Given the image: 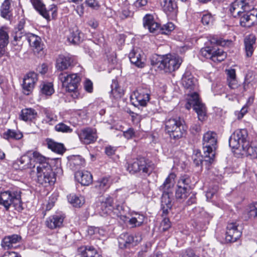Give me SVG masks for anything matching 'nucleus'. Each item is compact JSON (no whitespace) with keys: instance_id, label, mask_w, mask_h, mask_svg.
<instances>
[{"instance_id":"12","label":"nucleus","mask_w":257,"mask_h":257,"mask_svg":"<svg viewBox=\"0 0 257 257\" xmlns=\"http://www.w3.org/2000/svg\"><path fill=\"white\" fill-rule=\"evenodd\" d=\"M154 169L153 166L144 158L134 160L128 164L127 170L130 173L135 174L142 172L150 174Z\"/></svg>"},{"instance_id":"54","label":"nucleus","mask_w":257,"mask_h":257,"mask_svg":"<svg viewBox=\"0 0 257 257\" xmlns=\"http://www.w3.org/2000/svg\"><path fill=\"white\" fill-rule=\"evenodd\" d=\"M247 4L243 0H236L230 5V12H234V10L244 7Z\"/></svg>"},{"instance_id":"61","label":"nucleus","mask_w":257,"mask_h":257,"mask_svg":"<svg viewBox=\"0 0 257 257\" xmlns=\"http://www.w3.org/2000/svg\"><path fill=\"white\" fill-rule=\"evenodd\" d=\"M180 257H199V256L196 255L193 250L190 249H188L185 251L183 252L180 255Z\"/></svg>"},{"instance_id":"17","label":"nucleus","mask_w":257,"mask_h":257,"mask_svg":"<svg viewBox=\"0 0 257 257\" xmlns=\"http://www.w3.org/2000/svg\"><path fill=\"white\" fill-rule=\"evenodd\" d=\"M131 62L139 68H143L145 65L144 54L142 50L137 47H134L128 54Z\"/></svg>"},{"instance_id":"24","label":"nucleus","mask_w":257,"mask_h":257,"mask_svg":"<svg viewBox=\"0 0 257 257\" xmlns=\"http://www.w3.org/2000/svg\"><path fill=\"white\" fill-rule=\"evenodd\" d=\"M143 24L145 28H147L151 33H160V25L156 22L151 15H146L143 19Z\"/></svg>"},{"instance_id":"35","label":"nucleus","mask_w":257,"mask_h":257,"mask_svg":"<svg viewBox=\"0 0 257 257\" xmlns=\"http://www.w3.org/2000/svg\"><path fill=\"white\" fill-rule=\"evenodd\" d=\"M81 257H102L92 246H86L79 248Z\"/></svg>"},{"instance_id":"18","label":"nucleus","mask_w":257,"mask_h":257,"mask_svg":"<svg viewBox=\"0 0 257 257\" xmlns=\"http://www.w3.org/2000/svg\"><path fill=\"white\" fill-rule=\"evenodd\" d=\"M240 24L244 27H250L257 24V9L248 11L240 17Z\"/></svg>"},{"instance_id":"3","label":"nucleus","mask_w":257,"mask_h":257,"mask_svg":"<svg viewBox=\"0 0 257 257\" xmlns=\"http://www.w3.org/2000/svg\"><path fill=\"white\" fill-rule=\"evenodd\" d=\"M0 205L3 206L6 210L11 206L18 211L23 209L21 199V191L17 188H11L0 193Z\"/></svg>"},{"instance_id":"4","label":"nucleus","mask_w":257,"mask_h":257,"mask_svg":"<svg viewBox=\"0 0 257 257\" xmlns=\"http://www.w3.org/2000/svg\"><path fill=\"white\" fill-rule=\"evenodd\" d=\"M182 62V60L179 56L172 54L158 56L156 59L153 58L151 61L152 65L166 72H171L178 69Z\"/></svg>"},{"instance_id":"59","label":"nucleus","mask_w":257,"mask_h":257,"mask_svg":"<svg viewBox=\"0 0 257 257\" xmlns=\"http://www.w3.org/2000/svg\"><path fill=\"white\" fill-rule=\"evenodd\" d=\"M191 133L193 135H196L201 131L200 124L199 123L193 124L190 128Z\"/></svg>"},{"instance_id":"7","label":"nucleus","mask_w":257,"mask_h":257,"mask_svg":"<svg viewBox=\"0 0 257 257\" xmlns=\"http://www.w3.org/2000/svg\"><path fill=\"white\" fill-rule=\"evenodd\" d=\"M183 122L180 117L170 118L166 121V131L171 138L179 139L183 137L186 132Z\"/></svg>"},{"instance_id":"50","label":"nucleus","mask_w":257,"mask_h":257,"mask_svg":"<svg viewBox=\"0 0 257 257\" xmlns=\"http://www.w3.org/2000/svg\"><path fill=\"white\" fill-rule=\"evenodd\" d=\"M190 183V177L187 175H184L180 177L178 182V186L188 187Z\"/></svg>"},{"instance_id":"29","label":"nucleus","mask_w":257,"mask_h":257,"mask_svg":"<svg viewBox=\"0 0 257 257\" xmlns=\"http://www.w3.org/2000/svg\"><path fill=\"white\" fill-rule=\"evenodd\" d=\"M72 62V59L69 56L60 55L57 59L56 67L57 70L63 71L68 69Z\"/></svg>"},{"instance_id":"5","label":"nucleus","mask_w":257,"mask_h":257,"mask_svg":"<svg viewBox=\"0 0 257 257\" xmlns=\"http://www.w3.org/2000/svg\"><path fill=\"white\" fill-rule=\"evenodd\" d=\"M59 79L62 83L63 87L65 90L70 93L71 96L74 98H77L79 95L78 86L80 81V76L77 73H68L61 72L59 75Z\"/></svg>"},{"instance_id":"36","label":"nucleus","mask_w":257,"mask_h":257,"mask_svg":"<svg viewBox=\"0 0 257 257\" xmlns=\"http://www.w3.org/2000/svg\"><path fill=\"white\" fill-rule=\"evenodd\" d=\"M44 118L42 122L48 123L50 125H53L58 120V116L55 112L52 110L45 109L44 110Z\"/></svg>"},{"instance_id":"46","label":"nucleus","mask_w":257,"mask_h":257,"mask_svg":"<svg viewBox=\"0 0 257 257\" xmlns=\"http://www.w3.org/2000/svg\"><path fill=\"white\" fill-rule=\"evenodd\" d=\"M54 129L57 132L65 134L71 133L73 131L72 128L63 122L57 124L55 126Z\"/></svg>"},{"instance_id":"28","label":"nucleus","mask_w":257,"mask_h":257,"mask_svg":"<svg viewBox=\"0 0 257 257\" xmlns=\"http://www.w3.org/2000/svg\"><path fill=\"white\" fill-rule=\"evenodd\" d=\"M75 177L83 186H88L92 182V176L87 171H77L75 174Z\"/></svg>"},{"instance_id":"2","label":"nucleus","mask_w":257,"mask_h":257,"mask_svg":"<svg viewBox=\"0 0 257 257\" xmlns=\"http://www.w3.org/2000/svg\"><path fill=\"white\" fill-rule=\"evenodd\" d=\"M174 176V174H170L166 179L163 184L160 186V190L163 191L161 205L162 211L161 225H167L170 222L169 219L166 216L172 206V198L173 193L169 189L173 185Z\"/></svg>"},{"instance_id":"57","label":"nucleus","mask_w":257,"mask_h":257,"mask_svg":"<svg viewBox=\"0 0 257 257\" xmlns=\"http://www.w3.org/2000/svg\"><path fill=\"white\" fill-rule=\"evenodd\" d=\"M210 42V44L212 45L216 44L220 46H224L226 45V42L224 40L214 36L211 38Z\"/></svg>"},{"instance_id":"31","label":"nucleus","mask_w":257,"mask_h":257,"mask_svg":"<svg viewBox=\"0 0 257 257\" xmlns=\"http://www.w3.org/2000/svg\"><path fill=\"white\" fill-rule=\"evenodd\" d=\"M12 0H5L1 7V16L6 20H10L12 17Z\"/></svg>"},{"instance_id":"53","label":"nucleus","mask_w":257,"mask_h":257,"mask_svg":"<svg viewBox=\"0 0 257 257\" xmlns=\"http://www.w3.org/2000/svg\"><path fill=\"white\" fill-rule=\"evenodd\" d=\"M213 21V17L210 14H203L201 18V22L202 24L206 26H210L212 25Z\"/></svg>"},{"instance_id":"38","label":"nucleus","mask_w":257,"mask_h":257,"mask_svg":"<svg viewBox=\"0 0 257 257\" xmlns=\"http://www.w3.org/2000/svg\"><path fill=\"white\" fill-rule=\"evenodd\" d=\"M192 159L194 164L197 166L200 165L203 166L204 165L206 166H209L213 162L205 161V154H204L203 156L201 155V152L199 151L195 152L192 156Z\"/></svg>"},{"instance_id":"1","label":"nucleus","mask_w":257,"mask_h":257,"mask_svg":"<svg viewBox=\"0 0 257 257\" xmlns=\"http://www.w3.org/2000/svg\"><path fill=\"white\" fill-rule=\"evenodd\" d=\"M34 156L39 160L36 168L38 182L46 186L47 184H54L56 180L55 174L48 163V159L40 153H35Z\"/></svg>"},{"instance_id":"14","label":"nucleus","mask_w":257,"mask_h":257,"mask_svg":"<svg viewBox=\"0 0 257 257\" xmlns=\"http://www.w3.org/2000/svg\"><path fill=\"white\" fill-rule=\"evenodd\" d=\"M142 239V236L139 234L133 236L126 233H122L118 238L119 247L121 249L131 248L136 245Z\"/></svg>"},{"instance_id":"37","label":"nucleus","mask_w":257,"mask_h":257,"mask_svg":"<svg viewBox=\"0 0 257 257\" xmlns=\"http://www.w3.org/2000/svg\"><path fill=\"white\" fill-rule=\"evenodd\" d=\"M69 161L70 166L74 171L80 169L85 164V160L79 155L72 157Z\"/></svg>"},{"instance_id":"44","label":"nucleus","mask_w":257,"mask_h":257,"mask_svg":"<svg viewBox=\"0 0 257 257\" xmlns=\"http://www.w3.org/2000/svg\"><path fill=\"white\" fill-rule=\"evenodd\" d=\"M64 216L62 214H56L49 217L46 220V225L61 224L64 220Z\"/></svg>"},{"instance_id":"40","label":"nucleus","mask_w":257,"mask_h":257,"mask_svg":"<svg viewBox=\"0 0 257 257\" xmlns=\"http://www.w3.org/2000/svg\"><path fill=\"white\" fill-rule=\"evenodd\" d=\"M67 199L68 202L75 207H80L84 203L83 197L81 196H78L74 194H70L68 195Z\"/></svg>"},{"instance_id":"9","label":"nucleus","mask_w":257,"mask_h":257,"mask_svg":"<svg viewBox=\"0 0 257 257\" xmlns=\"http://www.w3.org/2000/svg\"><path fill=\"white\" fill-rule=\"evenodd\" d=\"M125 206L123 204H117L112 210V213L115 214L123 223L131 224L142 225L145 223V217L143 214L135 213L131 218L125 215Z\"/></svg>"},{"instance_id":"22","label":"nucleus","mask_w":257,"mask_h":257,"mask_svg":"<svg viewBox=\"0 0 257 257\" xmlns=\"http://www.w3.org/2000/svg\"><path fill=\"white\" fill-rule=\"evenodd\" d=\"M100 213L101 215H110L113 208V199L110 196L103 197L100 202Z\"/></svg>"},{"instance_id":"19","label":"nucleus","mask_w":257,"mask_h":257,"mask_svg":"<svg viewBox=\"0 0 257 257\" xmlns=\"http://www.w3.org/2000/svg\"><path fill=\"white\" fill-rule=\"evenodd\" d=\"M37 80V74L34 72L28 73L24 77L22 86L25 94L29 95L32 92Z\"/></svg>"},{"instance_id":"34","label":"nucleus","mask_w":257,"mask_h":257,"mask_svg":"<svg viewBox=\"0 0 257 257\" xmlns=\"http://www.w3.org/2000/svg\"><path fill=\"white\" fill-rule=\"evenodd\" d=\"M46 142L48 148L53 152L59 154H62L65 152L63 144L57 143L51 139H47Z\"/></svg>"},{"instance_id":"13","label":"nucleus","mask_w":257,"mask_h":257,"mask_svg":"<svg viewBox=\"0 0 257 257\" xmlns=\"http://www.w3.org/2000/svg\"><path fill=\"white\" fill-rule=\"evenodd\" d=\"M35 153H39L37 151H29L26 154L18 159L13 163V167L16 169H27L35 167L34 162L37 163L38 159L34 156Z\"/></svg>"},{"instance_id":"41","label":"nucleus","mask_w":257,"mask_h":257,"mask_svg":"<svg viewBox=\"0 0 257 257\" xmlns=\"http://www.w3.org/2000/svg\"><path fill=\"white\" fill-rule=\"evenodd\" d=\"M111 94L116 99L120 98L123 94V90L119 86L116 80H113L111 85Z\"/></svg>"},{"instance_id":"45","label":"nucleus","mask_w":257,"mask_h":257,"mask_svg":"<svg viewBox=\"0 0 257 257\" xmlns=\"http://www.w3.org/2000/svg\"><path fill=\"white\" fill-rule=\"evenodd\" d=\"M190 189L187 187L178 186L176 191V197L177 199H185L188 196Z\"/></svg>"},{"instance_id":"33","label":"nucleus","mask_w":257,"mask_h":257,"mask_svg":"<svg viewBox=\"0 0 257 257\" xmlns=\"http://www.w3.org/2000/svg\"><path fill=\"white\" fill-rule=\"evenodd\" d=\"M83 34L75 27L70 30V34L68 36V40L73 44H78L82 40Z\"/></svg>"},{"instance_id":"11","label":"nucleus","mask_w":257,"mask_h":257,"mask_svg":"<svg viewBox=\"0 0 257 257\" xmlns=\"http://www.w3.org/2000/svg\"><path fill=\"white\" fill-rule=\"evenodd\" d=\"M199 56L200 57L210 59L214 62H220L226 58V53L222 49L208 46L201 49Z\"/></svg>"},{"instance_id":"23","label":"nucleus","mask_w":257,"mask_h":257,"mask_svg":"<svg viewBox=\"0 0 257 257\" xmlns=\"http://www.w3.org/2000/svg\"><path fill=\"white\" fill-rule=\"evenodd\" d=\"M256 37L253 34H249L244 39V46L245 55L247 57H250L254 51Z\"/></svg>"},{"instance_id":"21","label":"nucleus","mask_w":257,"mask_h":257,"mask_svg":"<svg viewBox=\"0 0 257 257\" xmlns=\"http://www.w3.org/2000/svg\"><path fill=\"white\" fill-rule=\"evenodd\" d=\"M161 6L167 16L175 17L177 13V6L174 0H160Z\"/></svg>"},{"instance_id":"26","label":"nucleus","mask_w":257,"mask_h":257,"mask_svg":"<svg viewBox=\"0 0 257 257\" xmlns=\"http://www.w3.org/2000/svg\"><path fill=\"white\" fill-rule=\"evenodd\" d=\"M183 86L189 91L194 90L197 88V80L191 74L186 73L184 74L182 79Z\"/></svg>"},{"instance_id":"15","label":"nucleus","mask_w":257,"mask_h":257,"mask_svg":"<svg viewBox=\"0 0 257 257\" xmlns=\"http://www.w3.org/2000/svg\"><path fill=\"white\" fill-rule=\"evenodd\" d=\"M134 105L146 106L150 100L149 94L146 89L139 88L131 96Z\"/></svg>"},{"instance_id":"49","label":"nucleus","mask_w":257,"mask_h":257,"mask_svg":"<svg viewBox=\"0 0 257 257\" xmlns=\"http://www.w3.org/2000/svg\"><path fill=\"white\" fill-rule=\"evenodd\" d=\"M250 7L247 4L246 5H245L244 7H242L241 8L236 9V10H234V12H230L231 15L234 18L240 17L243 14H244L245 12L249 11L250 10Z\"/></svg>"},{"instance_id":"56","label":"nucleus","mask_w":257,"mask_h":257,"mask_svg":"<svg viewBox=\"0 0 257 257\" xmlns=\"http://www.w3.org/2000/svg\"><path fill=\"white\" fill-rule=\"evenodd\" d=\"M2 245L5 249H9L14 247L11 243L10 238L8 236H6L2 240Z\"/></svg>"},{"instance_id":"42","label":"nucleus","mask_w":257,"mask_h":257,"mask_svg":"<svg viewBox=\"0 0 257 257\" xmlns=\"http://www.w3.org/2000/svg\"><path fill=\"white\" fill-rule=\"evenodd\" d=\"M110 185L109 179L108 177H103L99 179L96 183L95 187L100 192L105 191Z\"/></svg>"},{"instance_id":"47","label":"nucleus","mask_w":257,"mask_h":257,"mask_svg":"<svg viewBox=\"0 0 257 257\" xmlns=\"http://www.w3.org/2000/svg\"><path fill=\"white\" fill-rule=\"evenodd\" d=\"M41 92L46 95H51L54 92L53 84L51 83H43L40 86Z\"/></svg>"},{"instance_id":"64","label":"nucleus","mask_w":257,"mask_h":257,"mask_svg":"<svg viewBox=\"0 0 257 257\" xmlns=\"http://www.w3.org/2000/svg\"><path fill=\"white\" fill-rule=\"evenodd\" d=\"M247 112V108L246 106H243L240 111L235 112V115H236L237 118L240 119L242 118L244 115Z\"/></svg>"},{"instance_id":"62","label":"nucleus","mask_w":257,"mask_h":257,"mask_svg":"<svg viewBox=\"0 0 257 257\" xmlns=\"http://www.w3.org/2000/svg\"><path fill=\"white\" fill-rule=\"evenodd\" d=\"M8 237L10 238L11 243H12L13 245L20 242L22 239L21 236L17 234H13L8 236Z\"/></svg>"},{"instance_id":"39","label":"nucleus","mask_w":257,"mask_h":257,"mask_svg":"<svg viewBox=\"0 0 257 257\" xmlns=\"http://www.w3.org/2000/svg\"><path fill=\"white\" fill-rule=\"evenodd\" d=\"M27 39L31 47L34 48L38 51L42 49L41 38L39 37L30 34L27 36Z\"/></svg>"},{"instance_id":"63","label":"nucleus","mask_w":257,"mask_h":257,"mask_svg":"<svg viewBox=\"0 0 257 257\" xmlns=\"http://www.w3.org/2000/svg\"><path fill=\"white\" fill-rule=\"evenodd\" d=\"M148 2V0H137L134 4L137 8L142 9L147 5Z\"/></svg>"},{"instance_id":"6","label":"nucleus","mask_w":257,"mask_h":257,"mask_svg":"<svg viewBox=\"0 0 257 257\" xmlns=\"http://www.w3.org/2000/svg\"><path fill=\"white\" fill-rule=\"evenodd\" d=\"M202 145L205 161L213 162L217 145L216 134L210 131L205 133L203 138Z\"/></svg>"},{"instance_id":"20","label":"nucleus","mask_w":257,"mask_h":257,"mask_svg":"<svg viewBox=\"0 0 257 257\" xmlns=\"http://www.w3.org/2000/svg\"><path fill=\"white\" fill-rule=\"evenodd\" d=\"M227 226L226 231L225 240L227 242H234L241 236L242 234L241 226Z\"/></svg>"},{"instance_id":"16","label":"nucleus","mask_w":257,"mask_h":257,"mask_svg":"<svg viewBox=\"0 0 257 257\" xmlns=\"http://www.w3.org/2000/svg\"><path fill=\"white\" fill-rule=\"evenodd\" d=\"M79 140L84 144H90L96 141V130L91 127H86L81 129L77 133Z\"/></svg>"},{"instance_id":"8","label":"nucleus","mask_w":257,"mask_h":257,"mask_svg":"<svg viewBox=\"0 0 257 257\" xmlns=\"http://www.w3.org/2000/svg\"><path fill=\"white\" fill-rule=\"evenodd\" d=\"M187 102L185 104V107L190 109L192 107L198 115V119L203 121L206 118V109L203 104L197 93L193 92L188 94Z\"/></svg>"},{"instance_id":"10","label":"nucleus","mask_w":257,"mask_h":257,"mask_svg":"<svg viewBox=\"0 0 257 257\" xmlns=\"http://www.w3.org/2000/svg\"><path fill=\"white\" fill-rule=\"evenodd\" d=\"M248 134L246 130H236L230 137L229 145L233 149L242 150L246 147Z\"/></svg>"},{"instance_id":"30","label":"nucleus","mask_w":257,"mask_h":257,"mask_svg":"<svg viewBox=\"0 0 257 257\" xmlns=\"http://www.w3.org/2000/svg\"><path fill=\"white\" fill-rule=\"evenodd\" d=\"M20 117L24 121H33L36 119L37 112L33 108H25L22 110Z\"/></svg>"},{"instance_id":"52","label":"nucleus","mask_w":257,"mask_h":257,"mask_svg":"<svg viewBox=\"0 0 257 257\" xmlns=\"http://www.w3.org/2000/svg\"><path fill=\"white\" fill-rule=\"evenodd\" d=\"M14 41L16 42L15 45H18V42H20L23 38H27L25 33L22 30L16 29V31L13 34Z\"/></svg>"},{"instance_id":"48","label":"nucleus","mask_w":257,"mask_h":257,"mask_svg":"<svg viewBox=\"0 0 257 257\" xmlns=\"http://www.w3.org/2000/svg\"><path fill=\"white\" fill-rule=\"evenodd\" d=\"M175 28V26L172 23H168L164 25L160 29V34L168 35Z\"/></svg>"},{"instance_id":"32","label":"nucleus","mask_w":257,"mask_h":257,"mask_svg":"<svg viewBox=\"0 0 257 257\" xmlns=\"http://www.w3.org/2000/svg\"><path fill=\"white\" fill-rule=\"evenodd\" d=\"M9 34L6 29L4 28L0 29V57L5 52V47L9 43Z\"/></svg>"},{"instance_id":"27","label":"nucleus","mask_w":257,"mask_h":257,"mask_svg":"<svg viewBox=\"0 0 257 257\" xmlns=\"http://www.w3.org/2000/svg\"><path fill=\"white\" fill-rule=\"evenodd\" d=\"M40 15L48 21L55 19L58 15V7L54 4L50 5L47 8L45 6Z\"/></svg>"},{"instance_id":"55","label":"nucleus","mask_w":257,"mask_h":257,"mask_svg":"<svg viewBox=\"0 0 257 257\" xmlns=\"http://www.w3.org/2000/svg\"><path fill=\"white\" fill-rule=\"evenodd\" d=\"M35 9L40 14L45 6L41 0H30Z\"/></svg>"},{"instance_id":"43","label":"nucleus","mask_w":257,"mask_h":257,"mask_svg":"<svg viewBox=\"0 0 257 257\" xmlns=\"http://www.w3.org/2000/svg\"><path fill=\"white\" fill-rule=\"evenodd\" d=\"M3 137L6 140H20L23 137V134L20 132L9 129L3 134Z\"/></svg>"},{"instance_id":"58","label":"nucleus","mask_w":257,"mask_h":257,"mask_svg":"<svg viewBox=\"0 0 257 257\" xmlns=\"http://www.w3.org/2000/svg\"><path fill=\"white\" fill-rule=\"evenodd\" d=\"M135 132L132 127H130L125 131H123V135L127 140L132 139L135 136Z\"/></svg>"},{"instance_id":"60","label":"nucleus","mask_w":257,"mask_h":257,"mask_svg":"<svg viewBox=\"0 0 257 257\" xmlns=\"http://www.w3.org/2000/svg\"><path fill=\"white\" fill-rule=\"evenodd\" d=\"M84 88L88 92L91 93L93 91V83L88 79H87L84 82Z\"/></svg>"},{"instance_id":"25","label":"nucleus","mask_w":257,"mask_h":257,"mask_svg":"<svg viewBox=\"0 0 257 257\" xmlns=\"http://www.w3.org/2000/svg\"><path fill=\"white\" fill-rule=\"evenodd\" d=\"M242 218L245 220H257V202L249 204L246 207Z\"/></svg>"},{"instance_id":"51","label":"nucleus","mask_w":257,"mask_h":257,"mask_svg":"<svg viewBox=\"0 0 257 257\" xmlns=\"http://www.w3.org/2000/svg\"><path fill=\"white\" fill-rule=\"evenodd\" d=\"M246 147L243 149L242 150L246 152L248 155L252 156L253 158L257 157V146L248 145V143L247 144Z\"/></svg>"}]
</instances>
